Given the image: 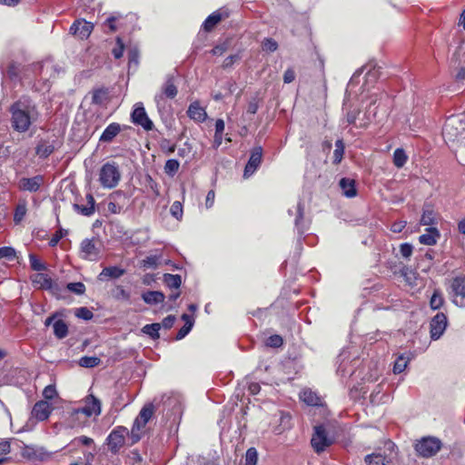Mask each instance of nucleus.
<instances>
[{"instance_id": "1", "label": "nucleus", "mask_w": 465, "mask_h": 465, "mask_svg": "<svg viewBox=\"0 0 465 465\" xmlns=\"http://www.w3.org/2000/svg\"><path fill=\"white\" fill-rule=\"evenodd\" d=\"M11 128L18 133L28 132L40 119L37 104L28 96H22L8 108Z\"/></svg>"}, {"instance_id": "2", "label": "nucleus", "mask_w": 465, "mask_h": 465, "mask_svg": "<svg viewBox=\"0 0 465 465\" xmlns=\"http://www.w3.org/2000/svg\"><path fill=\"white\" fill-rule=\"evenodd\" d=\"M177 94L178 88L175 84V77L173 74H168L161 86L160 92L154 96V102L161 115L163 114H171L172 107L171 104L167 103L166 99H174Z\"/></svg>"}, {"instance_id": "3", "label": "nucleus", "mask_w": 465, "mask_h": 465, "mask_svg": "<svg viewBox=\"0 0 465 465\" xmlns=\"http://www.w3.org/2000/svg\"><path fill=\"white\" fill-rule=\"evenodd\" d=\"M121 180V173L117 163H105L100 169L99 182L104 188L112 189L118 185Z\"/></svg>"}, {"instance_id": "4", "label": "nucleus", "mask_w": 465, "mask_h": 465, "mask_svg": "<svg viewBox=\"0 0 465 465\" xmlns=\"http://www.w3.org/2000/svg\"><path fill=\"white\" fill-rule=\"evenodd\" d=\"M465 134V124L458 116L449 117L443 126L442 135L447 142H455L462 138Z\"/></svg>"}, {"instance_id": "5", "label": "nucleus", "mask_w": 465, "mask_h": 465, "mask_svg": "<svg viewBox=\"0 0 465 465\" xmlns=\"http://www.w3.org/2000/svg\"><path fill=\"white\" fill-rule=\"evenodd\" d=\"M441 440L433 436L422 437L417 440L414 449L417 454L422 458H430L436 455L441 449Z\"/></svg>"}, {"instance_id": "6", "label": "nucleus", "mask_w": 465, "mask_h": 465, "mask_svg": "<svg viewBox=\"0 0 465 465\" xmlns=\"http://www.w3.org/2000/svg\"><path fill=\"white\" fill-rule=\"evenodd\" d=\"M154 412V406L153 403L145 404L139 412V415L134 421L131 430L132 442L135 443L141 439V430L145 427L146 423L151 420Z\"/></svg>"}, {"instance_id": "7", "label": "nucleus", "mask_w": 465, "mask_h": 465, "mask_svg": "<svg viewBox=\"0 0 465 465\" xmlns=\"http://www.w3.org/2000/svg\"><path fill=\"white\" fill-rule=\"evenodd\" d=\"M448 292L454 305L465 308V275L453 277L450 282Z\"/></svg>"}, {"instance_id": "8", "label": "nucleus", "mask_w": 465, "mask_h": 465, "mask_svg": "<svg viewBox=\"0 0 465 465\" xmlns=\"http://www.w3.org/2000/svg\"><path fill=\"white\" fill-rule=\"evenodd\" d=\"M385 448L390 451V454L381 453V451L372 452L365 456V463L367 465H391V454L395 451L396 445L391 440H387Z\"/></svg>"}, {"instance_id": "9", "label": "nucleus", "mask_w": 465, "mask_h": 465, "mask_svg": "<svg viewBox=\"0 0 465 465\" xmlns=\"http://www.w3.org/2000/svg\"><path fill=\"white\" fill-rule=\"evenodd\" d=\"M333 440L328 436L325 428L322 425L314 427L311 443L317 453H321L332 444Z\"/></svg>"}, {"instance_id": "10", "label": "nucleus", "mask_w": 465, "mask_h": 465, "mask_svg": "<svg viewBox=\"0 0 465 465\" xmlns=\"http://www.w3.org/2000/svg\"><path fill=\"white\" fill-rule=\"evenodd\" d=\"M131 121L136 125H140L145 131H152L153 129V123L148 117L143 103L139 102L134 105V110L131 114Z\"/></svg>"}, {"instance_id": "11", "label": "nucleus", "mask_w": 465, "mask_h": 465, "mask_svg": "<svg viewBox=\"0 0 465 465\" xmlns=\"http://www.w3.org/2000/svg\"><path fill=\"white\" fill-rule=\"evenodd\" d=\"M126 434L127 429L121 426L111 431L107 437V444L112 452L116 453L124 445Z\"/></svg>"}, {"instance_id": "12", "label": "nucleus", "mask_w": 465, "mask_h": 465, "mask_svg": "<svg viewBox=\"0 0 465 465\" xmlns=\"http://www.w3.org/2000/svg\"><path fill=\"white\" fill-rule=\"evenodd\" d=\"M448 325L447 316L443 312H438L430 321V338L439 340L444 333Z\"/></svg>"}, {"instance_id": "13", "label": "nucleus", "mask_w": 465, "mask_h": 465, "mask_svg": "<svg viewBox=\"0 0 465 465\" xmlns=\"http://www.w3.org/2000/svg\"><path fill=\"white\" fill-rule=\"evenodd\" d=\"M101 413V401L95 396L90 394L85 399V405L82 408L75 409L74 414H84L86 417L92 415H100Z\"/></svg>"}, {"instance_id": "14", "label": "nucleus", "mask_w": 465, "mask_h": 465, "mask_svg": "<svg viewBox=\"0 0 465 465\" xmlns=\"http://www.w3.org/2000/svg\"><path fill=\"white\" fill-rule=\"evenodd\" d=\"M262 148L261 146L254 147L252 152L250 158L245 165L243 177L249 178L252 176L262 163Z\"/></svg>"}, {"instance_id": "15", "label": "nucleus", "mask_w": 465, "mask_h": 465, "mask_svg": "<svg viewBox=\"0 0 465 465\" xmlns=\"http://www.w3.org/2000/svg\"><path fill=\"white\" fill-rule=\"evenodd\" d=\"M80 256L83 259L95 261L99 257V249L96 247L95 239H84L80 244Z\"/></svg>"}, {"instance_id": "16", "label": "nucleus", "mask_w": 465, "mask_h": 465, "mask_svg": "<svg viewBox=\"0 0 465 465\" xmlns=\"http://www.w3.org/2000/svg\"><path fill=\"white\" fill-rule=\"evenodd\" d=\"M94 25L85 20H76L70 27V33L80 39H86L92 33Z\"/></svg>"}, {"instance_id": "17", "label": "nucleus", "mask_w": 465, "mask_h": 465, "mask_svg": "<svg viewBox=\"0 0 465 465\" xmlns=\"http://www.w3.org/2000/svg\"><path fill=\"white\" fill-rule=\"evenodd\" d=\"M43 183L44 176L42 175H35L30 178L23 177L19 180L18 187L22 191L35 193L40 189Z\"/></svg>"}, {"instance_id": "18", "label": "nucleus", "mask_w": 465, "mask_h": 465, "mask_svg": "<svg viewBox=\"0 0 465 465\" xmlns=\"http://www.w3.org/2000/svg\"><path fill=\"white\" fill-rule=\"evenodd\" d=\"M52 412V407L50 403L45 401H37L32 410V417L39 421L45 420L49 418Z\"/></svg>"}, {"instance_id": "19", "label": "nucleus", "mask_w": 465, "mask_h": 465, "mask_svg": "<svg viewBox=\"0 0 465 465\" xmlns=\"http://www.w3.org/2000/svg\"><path fill=\"white\" fill-rule=\"evenodd\" d=\"M187 115L190 119L198 123H203L207 119V113L198 101H194L189 105Z\"/></svg>"}, {"instance_id": "20", "label": "nucleus", "mask_w": 465, "mask_h": 465, "mask_svg": "<svg viewBox=\"0 0 465 465\" xmlns=\"http://www.w3.org/2000/svg\"><path fill=\"white\" fill-rule=\"evenodd\" d=\"M31 280L33 284L38 289L51 291L54 286V282L52 278L43 272L34 274L31 276Z\"/></svg>"}, {"instance_id": "21", "label": "nucleus", "mask_w": 465, "mask_h": 465, "mask_svg": "<svg viewBox=\"0 0 465 465\" xmlns=\"http://www.w3.org/2000/svg\"><path fill=\"white\" fill-rule=\"evenodd\" d=\"M440 237V231L436 227L430 226L426 229L425 233L421 234L419 237V242L421 244L431 246V245H435L437 243Z\"/></svg>"}, {"instance_id": "22", "label": "nucleus", "mask_w": 465, "mask_h": 465, "mask_svg": "<svg viewBox=\"0 0 465 465\" xmlns=\"http://www.w3.org/2000/svg\"><path fill=\"white\" fill-rule=\"evenodd\" d=\"M121 130L122 126L118 123L110 124L101 134L99 141L102 143H111Z\"/></svg>"}, {"instance_id": "23", "label": "nucleus", "mask_w": 465, "mask_h": 465, "mask_svg": "<svg viewBox=\"0 0 465 465\" xmlns=\"http://www.w3.org/2000/svg\"><path fill=\"white\" fill-rule=\"evenodd\" d=\"M87 203L85 205H81L74 203V209L80 214L84 216H91L94 213L95 208V201L94 196L91 193L86 195Z\"/></svg>"}, {"instance_id": "24", "label": "nucleus", "mask_w": 465, "mask_h": 465, "mask_svg": "<svg viewBox=\"0 0 465 465\" xmlns=\"http://www.w3.org/2000/svg\"><path fill=\"white\" fill-rule=\"evenodd\" d=\"M295 215H296L295 220H294L295 228L297 229L298 233L302 235L307 230V224H306V222L304 221V217H303L304 216V206L302 202H299L297 203Z\"/></svg>"}, {"instance_id": "25", "label": "nucleus", "mask_w": 465, "mask_h": 465, "mask_svg": "<svg viewBox=\"0 0 465 465\" xmlns=\"http://www.w3.org/2000/svg\"><path fill=\"white\" fill-rule=\"evenodd\" d=\"M125 273V270L118 266L105 267L99 274V280L118 279Z\"/></svg>"}, {"instance_id": "26", "label": "nucleus", "mask_w": 465, "mask_h": 465, "mask_svg": "<svg viewBox=\"0 0 465 465\" xmlns=\"http://www.w3.org/2000/svg\"><path fill=\"white\" fill-rule=\"evenodd\" d=\"M143 302L150 305H155L163 302L165 295L159 291H148L142 294Z\"/></svg>"}, {"instance_id": "27", "label": "nucleus", "mask_w": 465, "mask_h": 465, "mask_svg": "<svg viewBox=\"0 0 465 465\" xmlns=\"http://www.w3.org/2000/svg\"><path fill=\"white\" fill-rule=\"evenodd\" d=\"M53 453L47 451L45 448H30L27 450V457L32 460H36L40 461H45L51 459Z\"/></svg>"}, {"instance_id": "28", "label": "nucleus", "mask_w": 465, "mask_h": 465, "mask_svg": "<svg viewBox=\"0 0 465 465\" xmlns=\"http://www.w3.org/2000/svg\"><path fill=\"white\" fill-rule=\"evenodd\" d=\"M339 184H340V187L342 190L343 194L347 198H352V197L356 196L357 190H356V187H355V181L353 179L341 178L340 180Z\"/></svg>"}, {"instance_id": "29", "label": "nucleus", "mask_w": 465, "mask_h": 465, "mask_svg": "<svg viewBox=\"0 0 465 465\" xmlns=\"http://www.w3.org/2000/svg\"><path fill=\"white\" fill-rule=\"evenodd\" d=\"M54 151V144L53 142L42 140L39 142L35 148V153L40 158H47Z\"/></svg>"}, {"instance_id": "30", "label": "nucleus", "mask_w": 465, "mask_h": 465, "mask_svg": "<svg viewBox=\"0 0 465 465\" xmlns=\"http://www.w3.org/2000/svg\"><path fill=\"white\" fill-rule=\"evenodd\" d=\"M300 399L310 406H318L321 404V399L316 392L310 389L303 390L300 393Z\"/></svg>"}, {"instance_id": "31", "label": "nucleus", "mask_w": 465, "mask_h": 465, "mask_svg": "<svg viewBox=\"0 0 465 465\" xmlns=\"http://www.w3.org/2000/svg\"><path fill=\"white\" fill-rule=\"evenodd\" d=\"M53 329H54V336L59 340H62L68 335V331H69L68 325L66 324V322L64 321H63L61 319L56 320L54 322Z\"/></svg>"}, {"instance_id": "32", "label": "nucleus", "mask_w": 465, "mask_h": 465, "mask_svg": "<svg viewBox=\"0 0 465 465\" xmlns=\"http://www.w3.org/2000/svg\"><path fill=\"white\" fill-rule=\"evenodd\" d=\"M222 20V14L219 11L212 13L203 22V27L209 32Z\"/></svg>"}, {"instance_id": "33", "label": "nucleus", "mask_w": 465, "mask_h": 465, "mask_svg": "<svg viewBox=\"0 0 465 465\" xmlns=\"http://www.w3.org/2000/svg\"><path fill=\"white\" fill-rule=\"evenodd\" d=\"M164 283L171 289L178 290L182 284V278L179 274H163Z\"/></svg>"}, {"instance_id": "34", "label": "nucleus", "mask_w": 465, "mask_h": 465, "mask_svg": "<svg viewBox=\"0 0 465 465\" xmlns=\"http://www.w3.org/2000/svg\"><path fill=\"white\" fill-rule=\"evenodd\" d=\"M408 160V156L402 148H397L393 153V163L396 167H402Z\"/></svg>"}, {"instance_id": "35", "label": "nucleus", "mask_w": 465, "mask_h": 465, "mask_svg": "<svg viewBox=\"0 0 465 465\" xmlns=\"http://www.w3.org/2000/svg\"><path fill=\"white\" fill-rule=\"evenodd\" d=\"M421 225L432 226L437 223L436 213L433 210H424L420 218Z\"/></svg>"}, {"instance_id": "36", "label": "nucleus", "mask_w": 465, "mask_h": 465, "mask_svg": "<svg viewBox=\"0 0 465 465\" xmlns=\"http://www.w3.org/2000/svg\"><path fill=\"white\" fill-rule=\"evenodd\" d=\"M160 329H161L160 323H151V324L144 325L142 329V331L144 334H147L148 336H150L152 339L156 340V339H159V337H160V335H159Z\"/></svg>"}, {"instance_id": "37", "label": "nucleus", "mask_w": 465, "mask_h": 465, "mask_svg": "<svg viewBox=\"0 0 465 465\" xmlns=\"http://www.w3.org/2000/svg\"><path fill=\"white\" fill-rule=\"evenodd\" d=\"M101 362L100 358L96 356H83L79 359V365L84 368H94Z\"/></svg>"}, {"instance_id": "38", "label": "nucleus", "mask_w": 465, "mask_h": 465, "mask_svg": "<svg viewBox=\"0 0 465 465\" xmlns=\"http://www.w3.org/2000/svg\"><path fill=\"white\" fill-rule=\"evenodd\" d=\"M36 67L39 70V74L41 78L47 79V77H52L54 65L51 62H44L41 64H37Z\"/></svg>"}, {"instance_id": "39", "label": "nucleus", "mask_w": 465, "mask_h": 465, "mask_svg": "<svg viewBox=\"0 0 465 465\" xmlns=\"http://www.w3.org/2000/svg\"><path fill=\"white\" fill-rule=\"evenodd\" d=\"M344 154V143L341 139L335 142V150L333 152V163L338 164L341 162Z\"/></svg>"}, {"instance_id": "40", "label": "nucleus", "mask_w": 465, "mask_h": 465, "mask_svg": "<svg viewBox=\"0 0 465 465\" xmlns=\"http://www.w3.org/2000/svg\"><path fill=\"white\" fill-rule=\"evenodd\" d=\"M26 212H27L26 202L25 201L20 202L16 205V208L15 210L14 222L15 223H19L25 216Z\"/></svg>"}, {"instance_id": "41", "label": "nucleus", "mask_w": 465, "mask_h": 465, "mask_svg": "<svg viewBox=\"0 0 465 465\" xmlns=\"http://www.w3.org/2000/svg\"><path fill=\"white\" fill-rule=\"evenodd\" d=\"M444 303L443 296L440 290H435L430 300V306L432 310L440 309Z\"/></svg>"}, {"instance_id": "42", "label": "nucleus", "mask_w": 465, "mask_h": 465, "mask_svg": "<svg viewBox=\"0 0 465 465\" xmlns=\"http://www.w3.org/2000/svg\"><path fill=\"white\" fill-rule=\"evenodd\" d=\"M409 361V358L404 355H400L394 362L393 372L395 374H400L404 371L408 366Z\"/></svg>"}, {"instance_id": "43", "label": "nucleus", "mask_w": 465, "mask_h": 465, "mask_svg": "<svg viewBox=\"0 0 465 465\" xmlns=\"http://www.w3.org/2000/svg\"><path fill=\"white\" fill-rule=\"evenodd\" d=\"M29 262L30 266L34 271L42 272L46 269L45 264L34 253L29 254Z\"/></svg>"}, {"instance_id": "44", "label": "nucleus", "mask_w": 465, "mask_h": 465, "mask_svg": "<svg viewBox=\"0 0 465 465\" xmlns=\"http://www.w3.org/2000/svg\"><path fill=\"white\" fill-rule=\"evenodd\" d=\"M159 263V257L156 255L147 256L141 262L142 267L144 269H156Z\"/></svg>"}, {"instance_id": "45", "label": "nucleus", "mask_w": 465, "mask_h": 465, "mask_svg": "<svg viewBox=\"0 0 465 465\" xmlns=\"http://www.w3.org/2000/svg\"><path fill=\"white\" fill-rule=\"evenodd\" d=\"M180 163L176 159H169L164 165V172L169 175H173L179 169Z\"/></svg>"}, {"instance_id": "46", "label": "nucleus", "mask_w": 465, "mask_h": 465, "mask_svg": "<svg viewBox=\"0 0 465 465\" xmlns=\"http://www.w3.org/2000/svg\"><path fill=\"white\" fill-rule=\"evenodd\" d=\"M16 252L13 247L4 246L0 248V260L6 259L12 261L15 258Z\"/></svg>"}, {"instance_id": "47", "label": "nucleus", "mask_w": 465, "mask_h": 465, "mask_svg": "<svg viewBox=\"0 0 465 465\" xmlns=\"http://www.w3.org/2000/svg\"><path fill=\"white\" fill-rule=\"evenodd\" d=\"M258 453L255 448H249L245 453V465H256Z\"/></svg>"}, {"instance_id": "48", "label": "nucleus", "mask_w": 465, "mask_h": 465, "mask_svg": "<svg viewBox=\"0 0 465 465\" xmlns=\"http://www.w3.org/2000/svg\"><path fill=\"white\" fill-rule=\"evenodd\" d=\"M282 343H283V340H282V336H280L278 334L271 335L270 337L267 338V340L265 341L266 346L272 347V348H279L282 345Z\"/></svg>"}, {"instance_id": "49", "label": "nucleus", "mask_w": 465, "mask_h": 465, "mask_svg": "<svg viewBox=\"0 0 465 465\" xmlns=\"http://www.w3.org/2000/svg\"><path fill=\"white\" fill-rule=\"evenodd\" d=\"M170 213L174 218H176L177 220H181L183 217V205H182L181 202H179V201L173 202L170 208Z\"/></svg>"}, {"instance_id": "50", "label": "nucleus", "mask_w": 465, "mask_h": 465, "mask_svg": "<svg viewBox=\"0 0 465 465\" xmlns=\"http://www.w3.org/2000/svg\"><path fill=\"white\" fill-rule=\"evenodd\" d=\"M93 443L94 440L92 438L87 436H80L73 439L67 446H74L79 444L89 446L92 445Z\"/></svg>"}, {"instance_id": "51", "label": "nucleus", "mask_w": 465, "mask_h": 465, "mask_svg": "<svg viewBox=\"0 0 465 465\" xmlns=\"http://www.w3.org/2000/svg\"><path fill=\"white\" fill-rule=\"evenodd\" d=\"M74 314L77 318L85 321L91 320L94 317V313L86 307H80L76 309Z\"/></svg>"}, {"instance_id": "52", "label": "nucleus", "mask_w": 465, "mask_h": 465, "mask_svg": "<svg viewBox=\"0 0 465 465\" xmlns=\"http://www.w3.org/2000/svg\"><path fill=\"white\" fill-rule=\"evenodd\" d=\"M278 48L277 42L272 38H265L262 42V49L266 52L272 53Z\"/></svg>"}, {"instance_id": "53", "label": "nucleus", "mask_w": 465, "mask_h": 465, "mask_svg": "<svg viewBox=\"0 0 465 465\" xmlns=\"http://www.w3.org/2000/svg\"><path fill=\"white\" fill-rule=\"evenodd\" d=\"M67 289L76 294H84L85 292V286L83 282H70L67 284Z\"/></svg>"}, {"instance_id": "54", "label": "nucleus", "mask_w": 465, "mask_h": 465, "mask_svg": "<svg viewBox=\"0 0 465 465\" xmlns=\"http://www.w3.org/2000/svg\"><path fill=\"white\" fill-rule=\"evenodd\" d=\"M413 252V246L412 244L409 242H404L400 245V252L401 255L404 259H410Z\"/></svg>"}, {"instance_id": "55", "label": "nucleus", "mask_w": 465, "mask_h": 465, "mask_svg": "<svg viewBox=\"0 0 465 465\" xmlns=\"http://www.w3.org/2000/svg\"><path fill=\"white\" fill-rule=\"evenodd\" d=\"M6 73L10 79H17L20 74V65L15 63H11L7 68Z\"/></svg>"}, {"instance_id": "56", "label": "nucleus", "mask_w": 465, "mask_h": 465, "mask_svg": "<svg viewBox=\"0 0 465 465\" xmlns=\"http://www.w3.org/2000/svg\"><path fill=\"white\" fill-rule=\"evenodd\" d=\"M116 45L117 46L113 49L112 53L114 58L119 59L123 56L124 49V45L120 37L116 38Z\"/></svg>"}, {"instance_id": "57", "label": "nucleus", "mask_w": 465, "mask_h": 465, "mask_svg": "<svg viewBox=\"0 0 465 465\" xmlns=\"http://www.w3.org/2000/svg\"><path fill=\"white\" fill-rule=\"evenodd\" d=\"M193 326V322H186L184 325L178 331L176 334V340L183 339L192 330Z\"/></svg>"}, {"instance_id": "58", "label": "nucleus", "mask_w": 465, "mask_h": 465, "mask_svg": "<svg viewBox=\"0 0 465 465\" xmlns=\"http://www.w3.org/2000/svg\"><path fill=\"white\" fill-rule=\"evenodd\" d=\"M43 396L46 400H53L57 396V391L54 385H48L43 391Z\"/></svg>"}, {"instance_id": "59", "label": "nucleus", "mask_w": 465, "mask_h": 465, "mask_svg": "<svg viewBox=\"0 0 465 465\" xmlns=\"http://www.w3.org/2000/svg\"><path fill=\"white\" fill-rule=\"evenodd\" d=\"M258 108H259V101H258V98H257V97H253V98H252V99L248 102V105H247V113H248V114H256V113H257Z\"/></svg>"}, {"instance_id": "60", "label": "nucleus", "mask_w": 465, "mask_h": 465, "mask_svg": "<svg viewBox=\"0 0 465 465\" xmlns=\"http://www.w3.org/2000/svg\"><path fill=\"white\" fill-rule=\"evenodd\" d=\"M407 225V222L405 221H398L394 222L391 226V230L393 232H401Z\"/></svg>"}, {"instance_id": "61", "label": "nucleus", "mask_w": 465, "mask_h": 465, "mask_svg": "<svg viewBox=\"0 0 465 465\" xmlns=\"http://www.w3.org/2000/svg\"><path fill=\"white\" fill-rule=\"evenodd\" d=\"M295 79V73L292 68L287 69L283 74V82L285 84H290L293 82Z\"/></svg>"}, {"instance_id": "62", "label": "nucleus", "mask_w": 465, "mask_h": 465, "mask_svg": "<svg viewBox=\"0 0 465 465\" xmlns=\"http://www.w3.org/2000/svg\"><path fill=\"white\" fill-rule=\"evenodd\" d=\"M174 322H175V316L168 315L163 320L161 326H163L164 329H171L173 327Z\"/></svg>"}, {"instance_id": "63", "label": "nucleus", "mask_w": 465, "mask_h": 465, "mask_svg": "<svg viewBox=\"0 0 465 465\" xmlns=\"http://www.w3.org/2000/svg\"><path fill=\"white\" fill-rule=\"evenodd\" d=\"M116 19H117L116 16H114V15L109 16L108 18H106V20L104 22V26H107L111 32H114L116 30V26H115Z\"/></svg>"}, {"instance_id": "64", "label": "nucleus", "mask_w": 465, "mask_h": 465, "mask_svg": "<svg viewBox=\"0 0 465 465\" xmlns=\"http://www.w3.org/2000/svg\"><path fill=\"white\" fill-rule=\"evenodd\" d=\"M11 446L8 440L0 441V455H5L10 452Z\"/></svg>"}]
</instances>
